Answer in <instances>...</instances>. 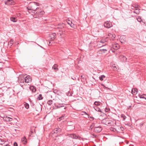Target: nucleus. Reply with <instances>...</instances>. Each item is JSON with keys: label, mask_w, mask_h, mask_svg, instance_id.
Instances as JSON below:
<instances>
[{"label": "nucleus", "mask_w": 146, "mask_h": 146, "mask_svg": "<svg viewBox=\"0 0 146 146\" xmlns=\"http://www.w3.org/2000/svg\"><path fill=\"white\" fill-rule=\"evenodd\" d=\"M132 7L135 8V9L137 8L138 7V5L137 4H135L133 6H132Z\"/></svg>", "instance_id": "72a5a7b5"}, {"label": "nucleus", "mask_w": 146, "mask_h": 146, "mask_svg": "<svg viewBox=\"0 0 146 146\" xmlns=\"http://www.w3.org/2000/svg\"><path fill=\"white\" fill-rule=\"evenodd\" d=\"M107 48H105V49H102L100 50V51H101L102 52V53H105L106 51H107Z\"/></svg>", "instance_id": "7c9ffc66"}, {"label": "nucleus", "mask_w": 146, "mask_h": 146, "mask_svg": "<svg viewBox=\"0 0 146 146\" xmlns=\"http://www.w3.org/2000/svg\"><path fill=\"white\" fill-rule=\"evenodd\" d=\"M105 78H106V77L104 75H102L101 76H100L99 77V79L101 81H103V80H104V79Z\"/></svg>", "instance_id": "bb28decb"}, {"label": "nucleus", "mask_w": 146, "mask_h": 146, "mask_svg": "<svg viewBox=\"0 0 146 146\" xmlns=\"http://www.w3.org/2000/svg\"><path fill=\"white\" fill-rule=\"evenodd\" d=\"M100 103L99 102H95L94 103V104L97 106L100 105Z\"/></svg>", "instance_id": "473e14b6"}, {"label": "nucleus", "mask_w": 146, "mask_h": 146, "mask_svg": "<svg viewBox=\"0 0 146 146\" xmlns=\"http://www.w3.org/2000/svg\"><path fill=\"white\" fill-rule=\"evenodd\" d=\"M94 44L93 43L90 42L89 44V48L90 50H93V48L94 47Z\"/></svg>", "instance_id": "a211bd4d"}, {"label": "nucleus", "mask_w": 146, "mask_h": 146, "mask_svg": "<svg viewBox=\"0 0 146 146\" xmlns=\"http://www.w3.org/2000/svg\"><path fill=\"white\" fill-rule=\"evenodd\" d=\"M120 41L121 43H124L126 41V38L123 36H121L120 38Z\"/></svg>", "instance_id": "f3484780"}, {"label": "nucleus", "mask_w": 146, "mask_h": 146, "mask_svg": "<svg viewBox=\"0 0 146 146\" xmlns=\"http://www.w3.org/2000/svg\"><path fill=\"white\" fill-rule=\"evenodd\" d=\"M137 21L139 22H141L142 21V19H141V18L139 17L137 19Z\"/></svg>", "instance_id": "a19ab883"}, {"label": "nucleus", "mask_w": 146, "mask_h": 146, "mask_svg": "<svg viewBox=\"0 0 146 146\" xmlns=\"http://www.w3.org/2000/svg\"><path fill=\"white\" fill-rule=\"evenodd\" d=\"M81 77L82 79L81 81L82 82H85L86 81V78L85 76L84 75H81Z\"/></svg>", "instance_id": "5701e85b"}, {"label": "nucleus", "mask_w": 146, "mask_h": 146, "mask_svg": "<svg viewBox=\"0 0 146 146\" xmlns=\"http://www.w3.org/2000/svg\"><path fill=\"white\" fill-rule=\"evenodd\" d=\"M10 146V145H9V146Z\"/></svg>", "instance_id": "774afa93"}, {"label": "nucleus", "mask_w": 146, "mask_h": 146, "mask_svg": "<svg viewBox=\"0 0 146 146\" xmlns=\"http://www.w3.org/2000/svg\"><path fill=\"white\" fill-rule=\"evenodd\" d=\"M66 26L65 24L64 23H60L58 24L57 25H56L57 28L61 29L60 30H59V31L60 32H61V33H60L59 34L58 33V34H59L60 36H61L62 35V33L64 31L62 30L63 28H64Z\"/></svg>", "instance_id": "7ed1b4c3"}, {"label": "nucleus", "mask_w": 146, "mask_h": 146, "mask_svg": "<svg viewBox=\"0 0 146 146\" xmlns=\"http://www.w3.org/2000/svg\"><path fill=\"white\" fill-rule=\"evenodd\" d=\"M11 1V0H7V1L9 2L10 1Z\"/></svg>", "instance_id": "13d9d810"}, {"label": "nucleus", "mask_w": 146, "mask_h": 146, "mask_svg": "<svg viewBox=\"0 0 146 146\" xmlns=\"http://www.w3.org/2000/svg\"><path fill=\"white\" fill-rule=\"evenodd\" d=\"M102 86H103L104 87H104H105V86L103 84H102Z\"/></svg>", "instance_id": "6e6d98bb"}, {"label": "nucleus", "mask_w": 146, "mask_h": 146, "mask_svg": "<svg viewBox=\"0 0 146 146\" xmlns=\"http://www.w3.org/2000/svg\"><path fill=\"white\" fill-rule=\"evenodd\" d=\"M83 112L84 113V114L86 115H88V116H89V115L86 112L84 111Z\"/></svg>", "instance_id": "09e8293b"}, {"label": "nucleus", "mask_w": 146, "mask_h": 146, "mask_svg": "<svg viewBox=\"0 0 146 146\" xmlns=\"http://www.w3.org/2000/svg\"><path fill=\"white\" fill-rule=\"evenodd\" d=\"M133 7H132V9H133Z\"/></svg>", "instance_id": "338daca9"}, {"label": "nucleus", "mask_w": 146, "mask_h": 146, "mask_svg": "<svg viewBox=\"0 0 146 146\" xmlns=\"http://www.w3.org/2000/svg\"><path fill=\"white\" fill-rule=\"evenodd\" d=\"M120 128L121 129V130L122 131H123V130H124V129L123 127H120Z\"/></svg>", "instance_id": "8fccbe9b"}, {"label": "nucleus", "mask_w": 146, "mask_h": 146, "mask_svg": "<svg viewBox=\"0 0 146 146\" xmlns=\"http://www.w3.org/2000/svg\"><path fill=\"white\" fill-rule=\"evenodd\" d=\"M21 141L22 143L24 144L27 143V139L25 136L23 137L21 139Z\"/></svg>", "instance_id": "2eb2a0df"}, {"label": "nucleus", "mask_w": 146, "mask_h": 146, "mask_svg": "<svg viewBox=\"0 0 146 146\" xmlns=\"http://www.w3.org/2000/svg\"><path fill=\"white\" fill-rule=\"evenodd\" d=\"M102 123L108 126H111L112 124V121L110 120L108 118H106L104 119L102 121Z\"/></svg>", "instance_id": "20e7f679"}, {"label": "nucleus", "mask_w": 146, "mask_h": 146, "mask_svg": "<svg viewBox=\"0 0 146 146\" xmlns=\"http://www.w3.org/2000/svg\"><path fill=\"white\" fill-rule=\"evenodd\" d=\"M67 23L69 25H70L71 23H72V22L68 20L67 21Z\"/></svg>", "instance_id": "f704fd0d"}, {"label": "nucleus", "mask_w": 146, "mask_h": 146, "mask_svg": "<svg viewBox=\"0 0 146 146\" xmlns=\"http://www.w3.org/2000/svg\"><path fill=\"white\" fill-rule=\"evenodd\" d=\"M19 82L20 83H24L25 82V76L23 78H21V77L19 78Z\"/></svg>", "instance_id": "ddd939ff"}, {"label": "nucleus", "mask_w": 146, "mask_h": 146, "mask_svg": "<svg viewBox=\"0 0 146 146\" xmlns=\"http://www.w3.org/2000/svg\"><path fill=\"white\" fill-rule=\"evenodd\" d=\"M24 104V106H25V108L27 109H28L29 108V104L26 103L25 102Z\"/></svg>", "instance_id": "2f4dec72"}, {"label": "nucleus", "mask_w": 146, "mask_h": 146, "mask_svg": "<svg viewBox=\"0 0 146 146\" xmlns=\"http://www.w3.org/2000/svg\"><path fill=\"white\" fill-rule=\"evenodd\" d=\"M70 26L71 27L73 28H75L74 25L72 23H71L70 25Z\"/></svg>", "instance_id": "e433bc0d"}, {"label": "nucleus", "mask_w": 146, "mask_h": 146, "mask_svg": "<svg viewBox=\"0 0 146 146\" xmlns=\"http://www.w3.org/2000/svg\"><path fill=\"white\" fill-rule=\"evenodd\" d=\"M53 102V101L52 100H48L47 102V104L49 105L50 106L52 105V104Z\"/></svg>", "instance_id": "c85d7f7f"}, {"label": "nucleus", "mask_w": 146, "mask_h": 146, "mask_svg": "<svg viewBox=\"0 0 146 146\" xmlns=\"http://www.w3.org/2000/svg\"><path fill=\"white\" fill-rule=\"evenodd\" d=\"M30 89L33 92H35L36 91V88L33 86H30Z\"/></svg>", "instance_id": "aec40b11"}, {"label": "nucleus", "mask_w": 146, "mask_h": 146, "mask_svg": "<svg viewBox=\"0 0 146 146\" xmlns=\"http://www.w3.org/2000/svg\"><path fill=\"white\" fill-rule=\"evenodd\" d=\"M111 51H112V52H115V51H114L113 50H112V49H111Z\"/></svg>", "instance_id": "052dcab7"}, {"label": "nucleus", "mask_w": 146, "mask_h": 146, "mask_svg": "<svg viewBox=\"0 0 146 146\" xmlns=\"http://www.w3.org/2000/svg\"><path fill=\"white\" fill-rule=\"evenodd\" d=\"M72 78L73 80H74V78Z\"/></svg>", "instance_id": "e2e57ef3"}, {"label": "nucleus", "mask_w": 146, "mask_h": 146, "mask_svg": "<svg viewBox=\"0 0 146 146\" xmlns=\"http://www.w3.org/2000/svg\"><path fill=\"white\" fill-rule=\"evenodd\" d=\"M13 44V40L12 39H11L8 42V45L10 46L11 47Z\"/></svg>", "instance_id": "b1692460"}, {"label": "nucleus", "mask_w": 146, "mask_h": 146, "mask_svg": "<svg viewBox=\"0 0 146 146\" xmlns=\"http://www.w3.org/2000/svg\"><path fill=\"white\" fill-rule=\"evenodd\" d=\"M131 92L132 94H136L138 92V90L137 89H132Z\"/></svg>", "instance_id": "4be33fe9"}, {"label": "nucleus", "mask_w": 146, "mask_h": 146, "mask_svg": "<svg viewBox=\"0 0 146 146\" xmlns=\"http://www.w3.org/2000/svg\"><path fill=\"white\" fill-rule=\"evenodd\" d=\"M49 45H51V42H50V41H49Z\"/></svg>", "instance_id": "4d7b16f0"}, {"label": "nucleus", "mask_w": 146, "mask_h": 146, "mask_svg": "<svg viewBox=\"0 0 146 146\" xmlns=\"http://www.w3.org/2000/svg\"><path fill=\"white\" fill-rule=\"evenodd\" d=\"M1 141V139H0V141Z\"/></svg>", "instance_id": "0e129e2a"}, {"label": "nucleus", "mask_w": 146, "mask_h": 146, "mask_svg": "<svg viewBox=\"0 0 146 146\" xmlns=\"http://www.w3.org/2000/svg\"><path fill=\"white\" fill-rule=\"evenodd\" d=\"M14 146H18V144L16 142H15L13 144Z\"/></svg>", "instance_id": "49530a36"}, {"label": "nucleus", "mask_w": 146, "mask_h": 146, "mask_svg": "<svg viewBox=\"0 0 146 146\" xmlns=\"http://www.w3.org/2000/svg\"><path fill=\"white\" fill-rule=\"evenodd\" d=\"M56 33H53L52 34H51L50 35V39L51 41H53L56 38Z\"/></svg>", "instance_id": "9b49d317"}, {"label": "nucleus", "mask_w": 146, "mask_h": 146, "mask_svg": "<svg viewBox=\"0 0 146 146\" xmlns=\"http://www.w3.org/2000/svg\"><path fill=\"white\" fill-rule=\"evenodd\" d=\"M29 13H32V10H31V11H29Z\"/></svg>", "instance_id": "5fc2aeb1"}, {"label": "nucleus", "mask_w": 146, "mask_h": 146, "mask_svg": "<svg viewBox=\"0 0 146 146\" xmlns=\"http://www.w3.org/2000/svg\"><path fill=\"white\" fill-rule=\"evenodd\" d=\"M43 97L42 96V95L41 94L39 95L38 97L37 98V100H40L42 99Z\"/></svg>", "instance_id": "c756f323"}, {"label": "nucleus", "mask_w": 146, "mask_h": 146, "mask_svg": "<svg viewBox=\"0 0 146 146\" xmlns=\"http://www.w3.org/2000/svg\"><path fill=\"white\" fill-rule=\"evenodd\" d=\"M37 11L35 14V15L36 16L35 18L41 17H42L45 13V12L41 9L39 8V9Z\"/></svg>", "instance_id": "f03ea898"}, {"label": "nucleus", "mask_w": 146, "mask_h": 146, "mask_svg": "<svg viewBox=\"0 0 146 146\" xmlns=\"http://www.w3.org/2000/svg\"><path fill=\"white\" fill-rule=\"evenodd\" d=\"M88 118L90 119V120L91 121H93L94 119V118L92 116H90Z\"/></svg>", "instance_id": "c9c22d12"}, {"label": "nucleus", "mask_w": 146, "mask_h": 146, "mask_svg": "<svg viewBox=\"0 0 146 146\" xmlns=\"http://www.w3.org/2000/svg\"><path fill=\"white\" fill-rule=\"evenodd\" d=\"M112 48L115 50H117L119 48V46L117 44H114L113 45Z\"/></svg>", "instance_id": "4468645a"}, {"label": "nucleus", "mask_w": 146, "mask_h": 146, "mask_svg": "<svg viewBox=\"0 0 146 146\" xmlns=\"http://www.w3.org/2000/svg\"><path fill=\"white\" fill-rule=\"evenodd\" d=\"M58 66L57 64H55L54 65V66L52 67V68L54 69V70H58Z\"/></svg>", "instance_id": "a878e982"}, {"label": "nucleus", "mask_w": 146, "mask_h": 146, "mask_svg": "<svg viewBox=\"0 0 146 146\" xmlns=\"http://www.w3.org/2000/svg\"><path fill=\"white\" fill-rule=\"evenodd\" d=\"M140 97L141 98H145V99H146V98L145 97H144V96H141V97Z\"/></svg>", "instance_id": "864d4df0"}, {"label": "nucleus", "mask_w": 146, "mask_h": 146, "mask_svg": "<svg viewBox=\"0 0 146 146\" xmlns=\"http://www.w3.org/2000/svg\"><path fill=\"white\" fill-rule=\"evenodd\" d=\"M3 119L5 121H11L13 120V119L12 118H11V117H8L7 116L3 118Z\"/></svg>", "instance_id": "f8f14e48"}, {"label": "nucleus", "mask_w": 146, "mask_h": 146, "mask_svg": "<svg viewBox=\"0 0 146 146\" xmlns=\"http://www.w3.org/2000/svg\"><path fill=\"white\" fill-rule=\"evenodd\" d=\"M9 145L8 144H7L5 145H4V146H8Z\"/></svg>", "instance_id": "bf43d9fd"}, {"label": "nucleus", "mask_w": 146, "mask_h": 146, "mask_svg": "<svg viewBox=\"0 0 146 146\" xmlns=\"http://www.w3.org/2000/svg\"><path fill=\"white\" fill-rule=\"evenodd\" d=\"M61 131V129L59 127L55 128L52 130L51 133L53 135H54L56 137L58 136L57 133H60Z\"/></svg>", "instance_id": "39448f33"}, {"label": "nucleus", "mask_w": 146, "mask_h": 146, "mask_svg": "<svg viewBox=\"0 0 146 146\" xmlns=\"http://www.w3.org/2000/svg\"><path fill=\"white\" fill-rule=\"evenodd\" d=\"M110 109L109 108H106L105 109V111L106 112H109L110 111Z\"/></svg>", "instance_id": "4c0bfd02"}, {"label": "nucleus", "mask_w": 146, "mask_h": 146, "mask_svg": "<svg viewBox=\"0 0 146 146\" xmlns=\"http://www.w3.org/2000/svg\"><path fill=\"white\" fill-rule=\"evenodd\" d=\"M72 93L71 92H69L68 93V96H72Z\"/></svg>", "instance_id": "ea45409f"}, {"label": "nucleus", "mask_w": 146, "mask_h": 146, "mask_svg": "<svg viewBox=\"0 0 146 146\" xmlns=\"http://www.w3.org/2000/svg\"><path fill=\"white\" fill-rule=\"evenodd\" d=\"M104 89H108V90H110V88H108V87H106L105 86V87H104Z\"/></svg>", "instance_id": "603ef678"}, {"label": "nucleus", "mask_w": 146, "mask_h": 146, "mask_svg": "<svg viewBox=\"0 0 146 146\" xmlns=\"http://www.w3.org/2000/svg\"><path fill=\"white\" fill-rule=\"evenodd\" d=\"M68 135L69 136V137H71L73 139H79L80 140L81 138V137H80L79 135L74 133L70 134Z\"/></svg>", "instance_id": "423d86ee"}, {"label": "nucleus", "mask_w": 146, "mask_h": 146, "mask_svg": "<svg viewBox=\"0 0 146 146\" xmlns=\"http://www.w3.org/2000/svg\"><path fill=\"white\" fill-rule=\"evenodd\" d=\"M10 20L14 22H17V19L16 17H11Z\"/></svg>", "instance_id": "393cba45"}, {"label": "nucleus", "mask_w": 146, "mask_h": 146, "mask_svg": "<svg viewBox=\"0 0 146 146\" xmlns=\"http://www.w3.org/2000/svg\"><path fill=\"white\" fill-rule=\"evenodd\" d=\"M25 82L26 83H29L31 81V76L29 75L26 76H25Z\"/></svg>", "instance_id": "1a4fd4ad"}, {"label": "nucleus", "mask_w": 146, "mask_h": 146, "mask_svg": "<svg viewBox=\"0 0 146 146\" xmlns=\"http://www.w3.org/2000/svg\"><path fill=\"white\" fill-rule=\"evenodd\" d=\"M55 107L56 109L60 108H59V106H58V105H55Z\"/></svg>", "instance_id": "de8ad7c7"}, {"label": "nucleus", "mask_w": 146, "mask_h": 146, "mask_svg": "<svg viewBox=\"0 0 146 146\" xmlns=\"http://www.w3.org/2000/svg\"><path fill=\"white\" fill-rule=\"evenodd\" d=\"M104 27L107 28H109L112 26L111 23L108 21L105 22L104 24Z\"/></svg>", "instance_id": "6e6552de"}, {"label": "nucleus", "mask_w": 146, "mask_h": 146, "mask_svg": "<svg viewBox=\"0 0 146 146\" xmlns=\"http://www.w3.org/2000/svg\"><path fill=\"white\" fill-rule=\"evenodd\" d=\"M58 106H59V108H64V109L65 110L66 109V107L65 106H64V105H65V104H58Z\"/></svg>", "instance_id": "dca6fc26"}, {"label": "nucleus", "mask_w": 146, "mask_h": 146, "mask_svg": "<svg viewBox=\"0 0 146 146\" xmlns=\"http://www.w3.org/2000/svg\"><path fill=\"white\" fill-rule=\"evenodd\" d=\"M113 67V70H116L117 69V68L116 67V66L114 65V66H112Z\"/></svg>", "instance_id": "58836bf2"}, {"label": "nucleus", "mask_w": 146, "mask_h": 146, "mask_svg": "<svg viewBox=\"0 0 146 146\" xmlns=\"http://www.w3.org/2000/svg\"><path fill=\"white\" fill-rule=\"evenodd\" d=\"M39 5V3L37 2H31L30 3L28 7H27V9L28 11L32 10V13H35L36 11L39 9V7H36Z\"/></svg>", "instance_id": "f257e3e1"}, {"label": "nucleus", "mask_w": 146, "mask_h": 146, "mask_svg": "<svg viewBox=\"0 0 146 146\" xmlns=\"http://www.w3.org/2000/svg\"><path fill=\"white\" fill-rule=\"evenodd\" d=\"M94 108L96 111L102 113V111L100 108H99L98 106H96L94 107Z\"/></svg>", "instance_id": "412c9836"}, {"label": "nucleus", "mask_w": 146, "mask_h": 146, "mask_svg": "<svg viewBox=\"0 0 146 146\" xmlns=\"http://www.w3.org/2000/svg\"><path fill=\"white\" fill-rule=\"evenodd\" d=\"M133 7H132V9H133Z\"/></svg>", "instance_id": "69168bd1"}, {"label": "nucleus", "mask_w": 146, "mask_h": 146, "mask_svg": "<svg viewBox=\"0 0 146 146\" xmlns=\"http://www.w3.org/2000/svg\"><path fill=\"white\" fill-rule=\"evenodd\" d=\"M144 123V122H143L140 123L139 124V126L141 127V126H142L143 125Z\"/></svg>", "instance_id": "79ce46f5"}, {"label": "nucleus", "mask_w": 146, "mask_h": 146, "mask_svg": "<svg viewBox=\"0 0 146 146\" xmlns=\"http://www.w3.org/2000/svg\"><path fill=\"white\" fill-rule=\"evenodd\" d=\"M108 35L110 38V39L112 40H113L115 37V35L112 33H109Z\"/></svg>", "instance_id": "9d476101"}, {"label": "nucleus", "mask_w": 146, "mask_h": 146, "mask_svg": "<svg viewBox=\"0 0 146 146\" xmlns=\"http://www.w3.org/2000/svg\"><path fill=\"white\" fill-rule=\"evenodd\" d=\"M61 108V110H62V111L63 112H65L66 111V110H64V108Z\"/></svg>", "instance_id": "3c124183"}, {"label": "nucleus", "mask_w": 146, "mask_h": 146, "mask_svg": "<svg viewBox=\"0 0 146 146\" xmlns=\"http://www.w3.org/2000/svg\"><path fill=\"white\" fill-rule=\"evenodd\" d=\"M140 9L138 8H136L135 9V10L133 11V12L137 14H139L140 13Z\"/></svg>", "instance_id": "6ab92c4d"}, {"label": "nucleus", "mask_w": 146, "mask_h": 146, "mask_svg": "<svg viewBox=\"0 0 146 146\" xmlns=\"http://www.w3.org/2000/svg\"><path fill=\"white\" fill-rule=\"evenodd\" d=\"M102 130V126H99L97 127H94V131L95 132L97 133L100 132Z\"/></svg>", "instance_id": "0eeeda50"}, {"label": "nucleus", "mask_w": 146, "mask_h": 146, "mask_svg": "<svg viewBox=\"0 0 146 146\" xmlns=\"http://www.w3.org/2000/svg\"><path fill=\"white\" fill-rule=\"evenodd\" d=\"M93 135V136H95L96 137V135H94V134H93V135Z\"/></svg>", "instance_id": "680f3d73"}, {"label": "nucleus", "mask_w": 146, "mask_h": 146, "mask_svg": "<svg viewBox=\"0 0 146 146\" xmlns=\"http://www.w3.org/2000/svg\"><path fill=\"white\" fill-rule=\"evenodd\" d=\"M93 127V126L92 124V125H90V128L89 129V130H90V129L91 130L92 129Z\"/></svg>", "instance_id": "c03bdc74"}, {"label": "nucleus", "mask_w": 146, "mask_h": 146, "mask_svg": "<svg viewBox=\"0 0 146 146\" xmlns=\"http://www.w3.org/2000/svg\"><path fill=\"white\" fill-rule=\"evenodd\" d=\"M110 130L111 131H113L114 132H119V131H117V130L116 129H115V128H114V127H111L110 128Z\"/></svg>", "instance_id": "cd10ccee"}, {"label": "nucleus", "mask_w": 146, "mask_h": 146, "mask_svg": "<svg viewBox=\"0 0 146 146\" xmlns=\"http://www.w3.org/2000/svg\"><path fill=\"white\" fill-rule=\"evenodd\" d=\"M63 117H60L58 118V120L59 121H60L61 119H62V118H63Z\"/></svg>", "instance_id": "37998d69"}, {"label": "nucleus", "mask_w": 146, "mask_h": 146, "mask_svg": "<svg viewBox=\"0 0 146 146\" xmlns=\"http://www.w3.org/2000/svg\"><path fill=\"white\" fill-rule=\"evenodd\" d=\"M123 60H125V61H126V60L127 59V58H126V57L125 56H123Z\"/></svg>", "instance_id": "a18cd8bd"}]
</instances>
